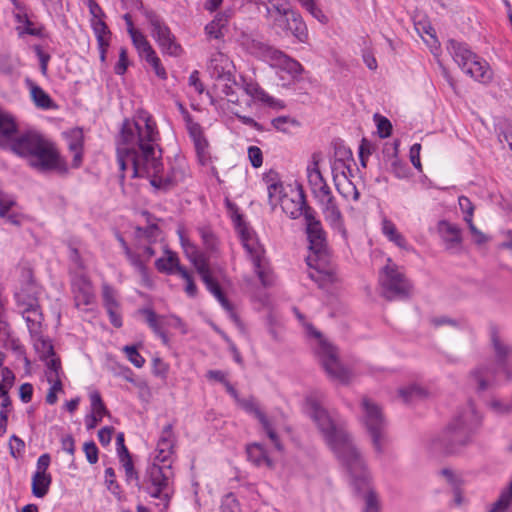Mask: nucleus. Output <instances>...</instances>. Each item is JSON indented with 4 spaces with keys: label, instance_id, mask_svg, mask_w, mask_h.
Returning <instances> with one entry per match:
<instances>
[{
    "label": "nucleus",
    "instance_id": "29",
    "mask_svg": "<svg viewBox=\"0 0 512 512\" xmlns=\"http://www.w3.org/2000/svg\"><path fill=\"white\" fill-rule=\"evenodd\" d=\"M438 231L441 233L447 248H452L461 244V229L457 225L452 224L447 220H440L438 222Z\"/></svg>",
    "mask_w": 512,
    "mask_h": 512
},
{
    "label": "nucleus",
    "instance_id": "11",
    "mask_svg": "<svg viewBox=\"0 0 512 512\" xmlns=\"http://www.w3.org/2000/svg\"><path fill=\"white\" fill-rule=\"evenodd\" d=\"M318 355L322 367L330 378L338 380L341 383H348L350 378L349 371L340 364L337 349L333 345L321 341Z\"/></svg>",
    "mask_w": 512,
    "mask_h": 512
},
{
    "label": "nucleus",
    "instance_id": "8",
    "mask_svg": "<svg viewBox=\"0 0 512 512\" xmlns=\"http://www.w3.org/2000/svg\"><path fill=\"white\" fill-rule=\"evenodd\" d=\"M143 122L144 126L138 121L125 118L118 136V146L138 148L146 141L159 140V132L151 116L145 117Z\"/></svg>",
    "mask_w": 512,
    "mask_h": 512
},
{
    "label": "nucleus",
    "instance_id": "41",
    "mask_svg": "<svg viewBox=\"0 0 512 512\" xmlns=\"http://www.w3.org/2000/svg\"><path fill=\"white\" fill-rule=\"evenodd\" d=\"M189 247L192 249V255L189 256V259L194 265L200 278L203 277V275L211 273L212 271L209 267L207 257L203 253H200L194 244H189Z\"/></svg>",
    "mask_w": 512,
    "mask_h": 512
},
{
    "label": "nucleus",
    "instance_id": "9",
    "mask_svg": "<svg viewBox=\"0 0 512 512\" xmlns=\"http://www.w3.org/2000/svg\"><path fill=\"white\" fill-rule=\"evenodd\" d=\"M138 9L143 12L149 22L151 26V35L159 45L162 53L174 57L180 56L183 49L181 45L176 42L175 36L160 16L152 10L145 9L141 1L139 2Z\"/></svg>",
    "mask_w": 512,
    "mask_h": 512
},
{
    "label": "nucleus",
    "instance_id": "44",
    "mask_svg": "<svg viewBox=\"0 0 512 512\" xmlns=\"http://www.w3.org/2000/svg\"><path fill=\"white\" fill-rule=\"evenodd\" d=\"M140 313L145 316L146 322L149 325V327L153 330V332L161 338L164 344H167L168 336L159 325L157 320L158 317L155 311L150 308H143L140 310Z\"/></svg>",
    "mask_w": 512,
    "mask_h": 512
},
{
    "label": "nucleus",
    "instance_id": "16",
    "mask_svg": "<svg viewBox=\"0 0 512 512\" xmlns=\"http://www.w3.org/2000/svg\"><path fill=\"white\" fill-rule=\"evenodd\" d=\"M39 287L34 281L31 272L28 273V280L22 284L20 290L15 293V301L19 308L35 307L39 303Z\"/></svg>",
    "mask_w": 512,
    "mask_h": 512
},
{
    "label": "nucleus",
    "instance_id": "43",
    "mask_svg": "<svg viewBox=\"0 0 512 512\" xmlns=\"http://www.w3.org/2000/svg\"><path fill=\"white\" fill-rule=\"evenodd\" d=\"M140 313L145 316L146 322L149 325V327L153 330V332L161 338L164 344H167L168 336L159 325L157 320L158 317L155 311L150 308H143L140 310Z\"/></svg>",
    "mask_w": 512,
    "mask_h": 512
},
{
    "label": "nucleus",
    "instance_id": "37",
    "mask_svg": "<svg viewBox=\"0 0 512 512\" xmlns=\"http://www.w3.org/2000/svg\"><path fill=\"white\" fill-rule=\"evenodd\" d=\"M52 483L51 474L34 473L32 476L31 490L33 496L37 498L45 497Z\"/></svg>",
    "mask_w": 512,
    "mask_h": 512
},
{
    "label": "nucleus",
    "instance_id": "32",
    "mask_svg": "<svg viewBox=\"0 0 512 512\" xmlns=\"http://www.w3.org/2000/svg\"><path fill=\"white\" fill-rule=\"evenodd\" d=\"M247 458L256 466L265 465L269 468L273 467V461L268 456L264 446L260 443L249 444L246 448Z\"/></svg>",
    "mask_w": 512,
    "mask_h": 512
},
{
    "label": "nucleus",
    "instance_id": "55",
    "mask_svg": "<svg viewBox=\"0 0 512 512\" xmlns=\"http://www.w3.org/2000/svg\"><path fill=\"white\" fill-rule=\"evenodd\" d=\"M117 161L119 164V168L121 173H125V170L127 169V163L130 162L133 166V149L131 147H117Z\"/></svg>",
    "mask_w": 512,
    "mask_h": 512
},
{
    "label": "nucleus",
    "instance_id": "34",
    "mask_svg": "<svg viewBox=\"0 0 512 512\" xmlns=\"http://www.w3.org/2000/svg\"><path fill=\"white\" fill-rule=\"evenodd\" d=\"M124 18L127 22L128 32L132 38V42L135 45V47L137 48V50L139 51L140 56L143 57L144 55L149 53L151 50H153V48L150 45V43L147 41L145 36L141 32L134 29L130 16L128 14H126L124 16Z\"/></svg>",
    "mask_w": 512,
    "mask_h": 512
},
{
    "label": "nucleus",
    "instance_id": "12",
    "mask_svg": "<svg viewBox=\"0 0 512 512\" xmlns=\"http://www.w3.org/2000/svg\"><path fill=\"white\" fill-rule=\"evenodd\" d=\"M273 27L278 34L294 36L301 42L306 41L308 37L307 26L301 15L295 10L291 11L286 17L280 16L279 19H275Z\"/></svg>",
    "mask_w": 512,
    "mask_h": 512
},
{
    "label": "nucleus",
    "instance_id": "60",
    "mask_svg": "<svg viewBox=\"0 0 512 512\" xmlns=\"http://www.w3.org/2000/svg\"><path fill=\"white\" fill-rule=\"evenodd\" d=\"M178 274L186 281L185 292L187 295L192 298L196 297L198 290L192 275L184 266L178 267Z\"/></svg>",
    "mask_w": 512,
    "mask_h": 512
},
{
    "label": "nucleus",
    "instance_id": "17",
    "mask_svg": "<svg viewBox=\"0 0 512 512\" xmlns=\"http://www.w3.org/2000/svg\"><path fill=\"white\" fill-rule=\"evenodd\" d=\"M176 438L173 432V424L168 423L164 426L161 436L157 443V455L155 461L165 464L174 451Z\"/></svg>",
    "mask_w": 512,
    "mask_h": 512
},
{
    "label": "nucleus",
    "instance_id": "40",
    "mask_svg": "<svg viewBox=\"0 0 512 512\" xmlns=\"http://www.w3.org/2000/svg\"><path fill=\"white\" fill-rule=\"evenodd\" d=\"M382 232L383 234L395 245H397L401 249L407 248V242L404 238V236L398 232L395 224L387 219L384 218L382 221Z\"/></svg>",
    "mask_w": 512,
    "mask_h": 512
},
{
    "label": "nucleus",
    "instance_id": "24",
    "mask_svg": "<svg viewBox=\"0 0 512 512\" xmlns=\"http://www.w3.org/2000/svg\"><path fill=\"white\" fill-rule=\"evenodd\" d=\"M23 318L27 323L28 330L32 337L38 336L42 333V323L44 316L39 303H36L35 307H23L21 308Z\"/></svg>",
    "mask_w": 512,
    "mask_h": 512
},
{
    "label": "nucleus",
    "instance_id": "13",
    "mask_svg": "<svg viewBox=\"0 0 512 512\" xmlns=\"http://www.w3.org/2000/svg\"><path fill=\"white\" fill-rule=\"evenodd\" d=\"M228 206L230 208H235L237 210L236 206L234 204H231L230 202H228ZM233 222L235 224L236 229L239 232L243 247L249 254L250 258L252 259L256 256L264 254L265 251L255 238L254 231L248 226V224L244 221L243 216L239 214L237 211L233 216Z\"/></svg>",
    "mask_w": 512,
    "mask_h": 512
},
{
    "label": "nucleus",
    "instance_id": "39",
    "mask_svg": "<svg viewBox=\"0 0 512 512\" xmlns=\"http://www.w3.org/2000/svg\"><path fill=\"white\" fill-rule=\"evenodd\" d=\"M264 5L267 15L272 17L273 21L279 19L280 16L286 17L294 10L287 0H269V4L264 3Z\"/></svg>",
    "mask_w": 512,
    "mask_h": 512
},
{
    "label": "nucleus",
    "instance_id": "58",
    "mask_svg": "<svg viewBox=\"0 0 512 512\" xmlns=\"http://www.w3.org/2000/svg\"><path fill=\"white\" fill-rule=\"evenodd\" d=\"M374 120L377 124L379 137L382 139L389 137L392 133V124L390 120L377 113L374 115Z\"/></svg>",
    "mask_w": 512,
    "mask_h": 512
},
{
    "label": "nucleus",
    "instance_id": "51",
    "mask_svg": "<svg viewBox=\"0 0 512 512\" xmlns=\"http://www.w3.org/2000/svg\"><path fill=\"white\" fill-rule=\"evenodd\" d=\"M115 470L112 467H108L105 469V483L107 485V489L118 499L121 500V487L119 483L116 481Z\"/></svg>",
    "mask_w": 512,
    "mask_h": 512
},
{
    "label": "nucleus",
    "instance_id": "38",
    "mask_svg": "<svg viewBox=\"0 0 512 512\" xmlns=\"http://www.w3.org/2000/svg\"><path fill=\"white\" fill-rule=\"evenodd\" d=\"M254 265L255 273L257 274L261 284L264 287H269L273 284L274 278L270 269L265 264L264 254L256 256L251 259Z\"/></svg>",
    "mask_w": 512,
    "mask_h": 512
},
{
    "label": "nucleus",
    "instance_id": "33",
    "mask_svg": "<svg viewBox=\"0 0 512 512\" xmlns=\"http://www.w3.org/2000/svg\"><path fill=\"white\" fill-rule=\"evenodd\" d=\"M129 263L138 271L141 277V282L146 287L152 286V280L149 275L148 268L141 256L138 253L133 252L131 249H127L124 253Z\"/></svg>",
    "mask_w": 512,
    "mask_h": 512
},
{
    "label": "nucleus",
    "instance_id": "30",
    "mask_svg": "<svg viewBox=\"0 0 512 512\" xmlns=\"http://www.w3.org/2000/svg\"><path fill=\"white\" fill-rule=\"evenodd\" d=\"M229 22V14L227 12H219L214 19L205 26V33L209 38L222 39L224 31L227 30Z\"/></svg>",
    "mask_w": 512,
    "mask_h": 512
},
{
    "label": "nucleus",
    "instance_id": "35",
    "mask_svg": "<svg viewBox=\"0 0 512 512\" xmlns=\"http://www.w3.org/2000/svg\"><path fill=\"white\" fill-rule=\"evenodd\" d=\"M345 170L351 173V168L349 165L346 164L345 160L335 159L332 164V174L334 182H338V174L340 173L343 176V179L346 182L347 187L353 190V200L357 201L359 199L360 193L357 190L356 186L349 180Z\"/></svg>",
    "mask_w": 512,
    "mask_h": 512
},
{
    "label": "nucleus",
    "instance_id": "52",
    "mask_svg": "<svg viewBox=\"0 0 512 512\" xmlns=\"http://www.w3.org/2000/svg\"><path fill=\"white\" fill-rule=\"evenodd\" d=\"M198 231L205 249L209 252L216 251L218 246V240L215 234L207 227L199 228Z\"/></svg>",
    "mask_w": 512,
    "mask_h": 512
},
{
    "label": "nucleus",
    "instance_id": "63",
    "mask_svg": "<svg viewBox=\"0 0 512 512\" xmlns=\"http://www.w3.org/2000/svg\"><path fill=\"white\" fill-rule=\"evenodd\" d=\"M458 204L461 212L464 214V221L470 222L473 219L475 209L473 203L468 197L462 195L458 198Z\"/></svg>",
    "mask_w": 512,
    "mask_h": 512
},
{
    "label": "nucleus",
    "instance_id": "62",
    "mask_svg": "<svg viewBox=\"0 0 512 512\" xmlns=\"http://www.w3.org/2000/svg\"><path fill=\"white\" fill-rule=\"evenodd\" d=\"M128 360L136 367L141 368L145 364L144 357L138 352L136 346H125L123 348Z\"/></svg>",
    "mask_w": 512,
    "mask_h": 512
},
{
    "label": "nucleus",
    "instance_id": "27",
    "mask_svg": "<svg viewBox=\"0 0 512 512\" xmlns=\"http://www.w3.org/2000/svg\"><path fill=\"white\" fill-rule=\"evenodd\" d=\"M244 82V91L247 95L251 96L253 99L261 101L265 103L267 106L271 108L282 109L285 107L282 101L276 100L270 95H268L258 83L256 82Z\"/></svg>",
    "mask_w": 512,
    "mask_h": 512
},
{
    "label": "nucleus",
    "instance_id": "1",
    "mask_svg": "<svg viewBox=\"0 0 512 512\" xmlns=\"http://www.w3.org/2000/svg\"><path fill=\"white\" fill-rule=\"evenodd\" d=\"M306 407L325 443L348 470L355 492L365 494L363 512H381L378 495L370 487L366 464L345 425L334 420L314 397L306 399Z\"/></svg>",
    "mask_w": 512,
    "mask_h": 512
},
{
    "label": "nucleus",
    "instance_id": "21",
    "mask_svg": "<svg viewBox=\"0 0 512 512\" xmlns=\"http://www.w3.org/2000/svg\"><path fill=\"white\" fill-rule=\"evenodd\" d=\"M269 61L272 66H276L281 70L286 71L293 78L299 76L303 72V67L297 60L289 57L278 49L274 50Z\"/></svg>",
    "mask_w": 512,
    "mask_h": 512
},
{
    "label": "nucleus",
    "instance_id": "31",
    "mask_svg": "<svg viewBox=\"0 0 512 512\" xmlns=\"http://www.w3.org/2000/svg\"><path fill=\"white\" fill-rule=\"evenodd\" d=\"M165 254L167 255L166 257H160L155 261L157 271L167 275L178 273V267H183L180 264L178 255L168 248L165 249Z\"/></svg>",
    "mask_w": 512,
    "mask_h": 512
},
{
    "label": "nucleus",
    "instance_id": "56",
    "mask_svg": "<svg viewBox=\"0 0 512 512\" xmlns=\"http://www.w3.org/2000/svg\"><path fill=\"white\" fill-rule=\"evenodd\" d=\"M36 337L37 343L35 344V348L41 353V358L48 359L49 357L55 356L51 340L43 338L41 334Z\"/></svg>",
    "mask_w": 512,
    "mask_h": 512
},
{
    "label": "nucleus",
    "instance_id": "2",
    "mask_svg": "<svg viewBox=\"0 0 512 512\" xmlns=\"http://www.w3.org/2000/svg\"><path fill=\"white\" fill-rule=\"evenodd\" d=\"M17 134L14 117L0 108V149L27 159L29 166L40 173L55 172L60 176L69 173L67 161L53 143L34 131Z\"/></svg>",
    "mask_w": 512,
    "mask_h": 512
},
{
    "label": "nucleus",
    "instance_id": "26",
    "mask_svg": "<svg viewBox=\"0 0 512 512\" xmlns=\"http://www.w3.org/2000/svg\"><path fill=\"white\" fill-rule=\"evenodd\" d=\"M313 159V168L307 169L308 172V182L312 187L313 192L315 193L317 190L326 196L331 193L329 186L327 185L318 165H319V157L318 154L314 153L312 155Z\"/></svg>",
    "mask_w": 512,
    "mask_h": 512
},
{
    "label": "nucleus",
    "instance_id": "64",
    "mask_svg": "<svg viewBox=\"0 0 512 512\" xmlns=\"http://www.w3.org/2000/svg\"><path fill=\"white\" fill-rule=\"evenodd\" d=\"M91 26L96 39L99 37L110 38L111 31L103 19H91Z\"/></svg>",
    "mask_w": 512,
    "mask_h": 512
},
{
    "label": "nucleus",
    "instance_id": "15",
    "mask_svg": "<svg viewBox=\"0 0 512 512\" xmlns=\"http://www.w3.org/2000/svg\"><path fill=\"white\" fill-rule=\"evenodd\" d=\"M238 41L248 53L265 61H269L272 53L276 49L268 43L256 39L252 35L244 32L241 33Z\"/></svg>",
    "mask_w": 512,
    "mask_h": 512
},
{
    "label": "nucleus",
    "instance_id": "42",
    "mask_svg": "<svg viewBox=\"0 0 512 512\" xmlns=\"http://www.w3.org/2000/svg\"><path fill=\"white\" fill-rule=\"evenodd\" d=\"M160 232L159 226L156 223H152L147 227L137 226L135 228L134 237L138 242L145 239L149 244H153L157 241Z\"/></svg>",
    "mask_w": 512,
    "mask_h": 512
},
{
    "label": "nucleus",
    "instance_id": "53",
    "mask_svg": "<svg viewBox=\"0 0 512 512\" xmlns=\"http://www.w3.org/2000/svg\"><path fill=\"white\" fill-rule=\"evenodd\" d=\"M194 143V146H195V150H196V154H197V158H198V161L201 165H207L210 160H211V157H210V153L208 151V147H209V143L205 138H202L196 142H193Z\"/></svg>",
    "mask_w": 512,
    "mask_h": 512
},
{
    "label": "nucleus",
    "instance_id": "14",
    "mask_svg": "<svg viewBox=\"0 0 512 512\" xmlns=\"http://www.w3.org/2000/svg\"><path fill=\"white\" fill-rule=\"evenodd\" d=\"M490 341L497 365L504 371L508 370V361L512 357V345L506 343L500 336L495 325L490 326Z\"/></svg>",
    "mask_w": 512,
    "mask_h": 512
},
{
    "label": "nucleus",
    "instance_id": "61",
    "mask_svg": "<svg viewBox=\"0 0 512 512\" xmlns=\"http://www.w3.org/2000/svg\"><path fill=\"white\" fill-rule=\"evenodd\" d=\"M220 512H241L239 502L233 493L230 492L223 497Z\"/></svg>",
    "mask_w": 512,
    "mask_h": 512
},
{
    "label": "nucleus",
    "instance_id": "54",
    "mask_svg": "<svg viewBox=\"0 0 512 512\" xmlns=\"http://www.w3.org/2000/svg\"><path fill=\"white\" fill-rule=\"evenodd\" d=\"M84 135L81 128H74L68 134V148L70 151L83 150Z\"/></svg>",
    "mask_w": 512,
    "mask_h": 512
},
{
    "label": "nucleus",
    "instance_id": "5",
    "mask_svg": "<svg viewBox=\"0 0 512 512\" xmlns=\"http://www.w3.org/2000/svg\"><path fill=\"white\" fill-rule=\"evenodd\" d=\"M305 222L310 250L306 262L309 267H315L320 271L329 263L326 233L321 222L315 217L314 209H308L305 214Z\"/></svg>",
    "mask_w": 512,
    "mask_h": 512
},
{
    "label": "nucleus",
    "instance_id": "3",
    "mask_svg": "<svg viewBox=\"0 0 512 512\" xmlns=\"http://www.w3.org/2000/svg\"><path fill=\"white\" fill-rule=\"evenodd\" d=\"M482 424V416L469 401L468 407L459 412L433 440V447L445 455L459 454L470 445Z\"/></svg>",
    "mask_w": 512,
    "mask_h": 512
},
{
    "label": "nucleus",
    "instance_id": "18",
    "mask_svg": "<svg viewBox=\"0 0 512 512\" xmlns=\"http://www.w3.org/2000/svg\"><path fill=\"white\" fill-rule=\"evenodd\" d=\"M327 200L323 208V214L325 220L331 226L332 229L338 231L343 238H347V230L344 226L342 213L339 210L336 201L332 194L326 195Z\"/></svg>",
    "mask_w": 512,
    "mask_h": 512
},
{
    "label": "nucleus",
    "instance_id": "49",
    "mask_svg": "<svg viewBox=\"0 0 512 512\" xmlns=\"http://www.w3.org/2000/svg\"><path fill=\"white\" fill-rule=\"evenodd\" d=\"M145 61L151 65L157 77L162 80L167 79V72L161 63L160 58L157 56L155 50H151L149 53L143 56Z\"/></svg>",
    "mask_w": 512,
    "mask_h": 512
},
{
    "label": "nucleus",
    "instance_id": "4",
    "mask_svg": "<svg viewBox=\"0 0 512 512\" xmlns=\"http://www.w3.org/2000/svg\"><path fill=\"white\" fill-rule=\"evenodd\" d=\"M171 474V464L159 465L154 461L147 465L136 487L150 497L159 499L163 503V508L167 509L174 493L170 483Z\"/></svg>",
    "mask_w": 512,
    "mask_h": 512
},
{
    "label": "nucleus",
    "instance_id": "48",
    "mask_svg": "<svg viewBox=\"0 0 512 512\" xmlns=\"http://www.w3.org/2000/svg\"><path fill=\"white\" fill-rule=\"evenodd\" d=\"M146 177L150 178L149 183L155 190L168 192L173 189L172 180L163 179V173L151 172L149 173V176Z\"/></svg>",
    "mask_w": 512,
    "mask_h": 512
},
{
    "label": "nucleus",
    "instance_id": "20",
    "mask_svg": "<svg viewBox=\"0 0 512 512\" xmlns=\"http://www.w3.org/2000/svg\"><path fill=\"white\" fill-rule=\"evenodd\" d=\"M282 209L291 219H297L300 216L305 217L308 209L313 208L308 205L303 187L299 185L297 200L287 198L283 201Z\"/></svg>",
    "mask_w": 512,
    "mask_h": 512
},
{
    "label": "nucleus",
    "instance_id": "50",
    "mask_svg": "<svg viewBox=\"0 0 512 512\" xmlns=\"http://www.w3.org/2000/svg\"><path fill=\"white\" fill-rule=\"evenodd\" d=\"M92 413L103 418L104 416H110V412L107 409L105 403L102 400L101 394L98 391H93L90 394Z\"/></svg>",
    "mask_w": 512,
    "mask_h": 512
},
{
    "label": "nucleus",
    "instance_id": "45",
    "mask_svg": "<svg viewBox=\"0 0 512 512\" xmlns=\"http://www.w3.org/2000/svg\"><path fill=\"white\" fill-rule=\"evenodd\" d=\"M125 471V481L127 484L134 483L137 486L140 483V475L134 466L132 456L119 459Z\"/></svg>",
    "mask_w": 512,
    "mask_h": 512
},
{
    "label": "nucleus",
    "instance_id": "19",
    "mask_svg": "<svg viewBox=\"0 0 512 512\" xmlns=\"http://www.w3.org/2000/svg\"><path fill=\"white\" fill-rule=\"evenodd\" d=\"M230 62L226 55L223 53H216L212 56L207 66V69L212 78L221 81H231L232 73L229 69Z\"/></svg>",
    "mask_w": 512,
    "mask_h": 512
},
{
    "label": "nucleus",
    "instance_id": "10",
    "mask_svg": "<svg viewBox=\"0 0 512 512\" xmlns=\"http://www.w3.org/2000/svg\"><path fill=\"white\" fill-rule=\"evenodd\" d=\"M361 405L364 411V424L371 437L373 447L377 453L381 454L383 452L381 441L384 438L386 427L382 410L367 397H363Z\"/></svg>",
    "mask_w": 512,
    "mask_h": 512
},
{
    "label": "nucleus",
    "instance_id": "28",
    "mask_svg": "<svg viewBox=\"0 0 512 512\" xmlns=\"http://www.w3.org/2000/svg\"><path fill=\"white\" fill-rule=\"evenodd\" d=\"M463 71L475 80L483 83L489 82L492 79V71L489 64L478 56Z\"/></svg>",
    "mask_w": 512,
    "mask_h": 512
},
{
    "label": "nucleus",
    "instance_id": "59",
    "mask_svg": "<svg viewBox=\"0 0 512 512\" xmlns=\"http://www.w3.org/2000/svg\"><path fill=\"white\" fill-rule=\"evenodd\" d=\"M299 3L305 8L314 18H316L321 23H326L328 21L327 16L322 12L320 8L316 5L314 0H298Z\"/></svg>",
    "mask_w": 512,
    "mask_h": 512
},
{
    "label": "nucleus",
    "instance_id": "25",
    "mask_svg": "<svg viewBox=\"0 0 512 512\" xmlns=\"http://www.w3.org/2000/svg\"><path fill=\"white\" fill-rule=\"evenodd\" d=\"M201 280L203 281V283L205 284L207 290L213 294V296L219 301V303L221 304V306L228 312H231L232 313V317L234 318V320H238V317L236 314L233 313V305L230 303V301L228 300V298L226 297L225 293L223 292L219 282L217 281V279L213 276L212 272L207 274V275H203V277H201Z\"/></svg>",
    "mask_w": 512,
    "mask_h": 512
},
{
    "label": "nucleus",
    "instance_id": "6",
    "mask_svg": "<svg viewBox=\"0 0 512 512\" xmlns=\"http://www.w3.org/2000/svg\"><path fill=\"white\" fill-rule=\"evenodd\" d=\"M157 142L158 140L146 141L138 148L131 147L133 149L132 178H144L151 172L163 173V150Z\"/></svg>",
    "mask_w": 512,
    "mask_h": 512
},
{
    "label": "nucleus",
    "instance_id": "23",
    "mask_svg": "<svg viewBox=\"0 0 512 512\" xmlns=\"http://www.w3.org/2000/svg\"><path fill=\"white\" fill-rule=\"evenodd\" d=\"M447 49L462 70L477 56L466 43L454 39L448 41Z\"/></svg>",
    "mask_w": 512,
    "mask_h": 512
},
{
    "label": "nucleus",
    "instance_id": "36",
    "mask_svg": "<svg viewBox=\"0 0 512 512\" xmlns=\"http://www.w3.org/2000/svg\"><path fill=\"white\" fill-rule=\"evenodd\" d=\"M398 146H399V141L395 140L394 144H393V151L389 155V158L391 161L390 172L393 173L395 175V177H397L399 179H403V178L409 177L410 168L406 162H404L398 158Z\"/></svg>",
    "mask_w": 512,
    "mask_h": 512
},
{
    "label": "nucleus",
    "instance_id": "57",
    "mask_svg": "<svg viewBox=\"0 0 512 512\" xmlns=\"http://www.w3.org/2000/svg\"><path fill=\"white\" fill-rule=\"evenodd\" d=\"M1 374H2V381L0 382V398H2L3 396H6V394H8V390L10 388H12V386L14 385V381H15V374L13 373V371L10 368H8V367L2 368Z\"/></svg>",
    "mask_w": 512,
    "mask_h": 512
},
{
    "label": "nucleus",
    "instance_id": "46",
    "mask_svg": "<svg viewBox=\"0 0 512 512\" xmlns=\"http://www.w3.org/2000/svg\"><path fill=\"white\" fill-rule=\"evenodd\" d=\"M31 96L37 107L49 109L53 105L51 97L35 84H31Z\"/></svg>",
    "mask_w": 512,
    "mask_h": 512
},
{
    "label": "nucleus",
    "instance_id": "7",
    "mask_svg": "<svg viewBox=\"0 0 512 512\" xmlns=\"http://www.w3.org/2000/svg\"><path fill=\"white\" fill-rule=\"evenodd\" d=\"M379 282L382 296L388 300H407L411 297L413 285L390 258L380 272Z\"/></svg>",
    "mask_w": 512,
    "mask_h": 512
},
{
    "label": "nucleus",
    "instance_id": "22",
    "mask_svg": "<svg viewBox=\"0 0 512 512\" xmlns=\"http://www.w3.org/2000/svg\"><path fill=\"white\" fill-rule=\"evenodd\" d=\"M74 300L77 307L90 305L94 300L91 282L85 276L77 277L72 283Z\"/></svg>",
    "mask_w": 512,
    "mask_h": 512
},
{
    "label": "nucleus",
    "instance_id": "47",
    "mask_svg": "<svg viewBox=\"0 0 512 512\" xmlns=\"http://www.w3.org/2000/svg\"><path fill=\"white\" fill-rule=\"evenodd\" d=\"M398 394L405 403H411L416 399H423L426 396L424 389L417 385L400 388Z\"/></svg>",
    "mask_w": 512,
    "mask_h": 512
}]
</instances>
